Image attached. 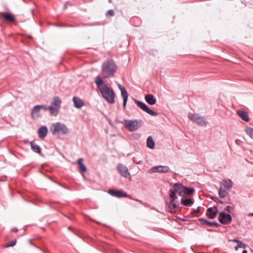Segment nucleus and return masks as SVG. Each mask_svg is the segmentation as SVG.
<instances>
[{
  "instance_id": "obj_1",
  "label": "nucleus",
  "mask_w": 253,
  "mask_h": 253,
  "mask_svg": "<svg viewBox=\"0 0 253 253\" xmlns=\"http://www.w3.org/2000/svg\"><path fill=\"white\" fill-rule=\"evenodd\" d=\"M117 70V66L112 60L104 62L101 68V75L104 78H109L114 76Z\"/></svg>"
},
{
  "instance_id": "obj_2",
  "label": "nucleus",
  "mask_w": 253,
  "mask_h": 253,
  "mask_svg": "<svg viewBox=\"0 0 253 253\" xmlns=\"http://www.w3.org/2000/svg\"><path fill=\"white\" fill-rule=\"evenodd\" d=\"M99 91L102 97L108 103H114L116 95L111 87H109L106 84H103Z\"/></svg>"
},
{
  "instance_id": "obj_3",
  "label": "nucleus",
  "mask_w": 253,
  "mask_h": 253,
  "mask_svg": "<svg viewBox=\"0 0 253 253\" xmlns=\"http://www.w3.org/2000/svg\"><path fill=\"white\" fill-rule=\"evenodd\" d=\"M50 131L53 135H66L69 133V129L63 124L56 123L50 127Z\"/></svg>"
},
{
  "instance_id": "obj_4",
  "label": "nucleus",
  "mask_w": 253,
  "mask_h": 253,
  "mask_svg": "<svg viewBox=\"0 0 253 253\" xmlns=\"http://www.w3.org/2000/svg\"><path fill=\"white\" fill-rule=\"evenodd\" d=\"M232 187V182L230 179H224L220 183L218 195L220 198H225Z\"/></svg>"
},
{
  "instance_id": "obj_5",
  "label": "nucleus",
  "mask_w": 253,
  "mask_h": 253,
  "mask_svg": "<svg viewBox=\"0 0 253 253\" xmlns=\"http://www.w3.org/2000/svg\"><path fill=\"white\" fill-rule=\"evenodd\" d=\"M124 127L130 131L136 130L140 128L143 124L141 120H125L122 122Z\"/></svg>"
},
{
  "instance_id": "obj_6",
  "label": "nucleus",
  "mask_w": 253,
  "mask_h": 253,
  "mask_svg": "<svg viewBox=\"0 0 253 253\" xmlns=\"http://www.w3.org/2000/svg\"><path fill=\"white\" fill-rule=\"evenodd\" d=\"M188 118L199 126H206L208 124V122L199 114L190 113L188 115Z\"/></svg>"
},
{
  "instance_id": "obj_7",
  "label": "nucleus",
  "mask_w": 253,
  "mask_h": 253,
  "mask_svg": "<svg viewBox=\"0 0 253 253\" xmlns=\"http://www.w3.org/2000/svg\"><path fill=\"white\" fill-rule=\"evenodd\" d=\"M61 105V100L58 96H55L53 98L51 102V106L53 110L52 111V116H56L58 113Z\"/></svg>"
},
{
  "instance_id": "obj_8",
  "label": "nucleus",
  "mask_w": 253,
  "mask_h": 253,
  "mask_svg": "<svg viewBox=\"0 0 253 253\" xmlns=\"http://www.w3.org/2000/svg\"><path fill=\"white\" fill-rule=\"evenodd\" d=\"M135 103L143 111L152 116H157L158 113L150 109L145 103L137 100H134Z\"/></svg>"
},
{
  "instance_id": "obj_9",
  "label": "nucleus",
  "mask_w": 253,
  "mask_h": 253,
  "mask_svg": "<svg viewBox=\"0 0 253 253\" xmlns=\"http://www.w3.org/2000/svg\"><path fill=\"white\" fill-rule=\"evenodd\" d=\"M169 171V168L167 166H158L153 167L151 168L149 170V172L151 173H167Z\"/></svg>"
},
{
  "instance_id": "obj_10",
  "label": "nucleus",
  "mask_w": 253,
  "mask_h": 253,
  "mask_svg": "<svg viewBox=\"0 0 253 253\" xmlns=\"http://www.w3.org/2000/svg\"><path fill=\"white\" fill-rule=\"evenodd\" d=\"M218 220L222 224H227L231 221L232 217L229 214H226L224 212H221L219 214Z\"/></svg>"
},
{
  "instance_id": "obj_11",
  "label": "nucleus",
  "mask_w": 253,
  "mask_h": 253,
  "mask_svg": "<svg viewBox=\"0 0 253 253\" xmlns=\"http://www.w3.org/2000/svg\"><path fill=\"white\" fill-rule=\"evenodd\" d=\"M108 193L112 196L117 197V198H122V197H127L128 195L124 193L123 190H114V189H109L108 191Z\"/></svg>"
},
{
  "instance_id": "obj_12",
  "label": "nucleus",
  "mask_w": 253,
  "mask_h": 253,
  "mask_svg": "<svg viewBox=\"0 0 253 253\" xmlns=\"http://www.w3.org/2000/svg\"><path fill=\"white\" fill-rule=\"evenodd\" d=\"M117 85L118 87H119L121 92V96L123 98V107L125 108L128 98V93L126 89L123 86H122L120 84H118Z\"/></svg>"
},
{
  "instance_id": "obj_13",
  "label": "nucleus",
  "mask_w": 253,
  "mask_h": 253,
  "mask_svg": "<svg viewBox=\"0 0 253 253\" xmlns=\"http://www.w3.org/2000/svg\"><path fill=\"white\" fill-rule=\"evenodd\" d=\"M117 170L119 173L125 177H127L130 175L127 167L122 164L118 165Z\"/></svg>"
},
{
  "instance_id": "obj_14",
  "label": "nucleus",
  "mask_w": 253,
  "mask_h": 253,
  "mask_svg": "<svg viewBox=\"0 0 253 253\" xmlns=\"http://www.w3.org/2000/svg\"><path fill=\"white\" fill-rule=\"evenodd\" d=\"M168 210L169 211L172 213L176 211L177 209V205L175 201L170 200L169 202H168Z\"/></svg>"
},
{
  "instance_id": "obj_15",
  "label": "nucleus",
  "mask_w": 253,
  "mask_h": 253,
  "mask_svg": "<svg viewBox=\"0 0 253 253\" xmlns=\"http://www.w3.org/2000/svg\"><path fill=\"white\" fill-rule=\"evenodd\" d=\"M174 190L180 196H183V191L184 186L180 183H175L173 186Z\"/></svg>"
},
{
  "instance_id": "obj_16",
  "label": "nucleus",
  "mask_w": 253,
  "mask_h": 253,
  "mask_svg": "<svg viewBox=\"0 0 253 253\" xmlns=\"http://www.w3.org/2000/svg\"><path fill=\"white\" fill-rule=\"evenodd\" d=\"M73 101L74 102V106L76 108H81L84 105V101L78 97L74 96L73 98Z\"/></svg>"
},
{
  "instance_id": "obj_17",
  "label": "nucleus",
  "mask_w": 253,
  "mask_h": 253,
  "mask_svg": "<svg viewBox=\"0 0 253 253\" xmlns=\"http://www.w3.org/2000/svg\"><path fill=\"white\" fill-rule=\"evenodd\" d=\"M47 128L45 126H42L38 129L39 136L41 139L44 138L47 133Z\"/></svg>"
},
{
  "instance_id": "obj_18",
  "label": "nucleus",
  "mask_w": 253,
  "mask_h": 253,
  "mask_svg": "<svg viewBox=\"0 0 253 253\" xmlns=\"http://www.w3.org/2000/svg\"><path fill=\"white\" fill-rule=\"evenodd\" d=\"M217 212L216 209L213 210L212 208H209L207 211L206 215L209 218L213 219L216 216Z\"/></svg>"
},
{
  "instance_id": "obj_19",
  "label": "nucleus",
  "mask_w": 253,
  "mask_h": 253,
  "mask_svg": "<svg viewBox=\"0 0 253 253\" xmlns=\"http://www.w3.org/2000/svg\"><path fill=\"white\" fill-rule=\"evenodd\" d=\"M1 14L2 18L6 21L13 22L15 20L14 16L10 13L2 12Z\"/></svg>"
},
{
  "instance_id": "obj_20",
  "label": "nucleus",
  "mask_w": 253,
  "mask_h": 253,
  "mask_svg": "<svg viewBox=\"0 0 253 253\" xmlns=\"http://www.w3.org/2000/svg\"><path fill=\"white\" fill-rule=\"evenodd\" d=\"M40 108L39 105L34 106L31 112V116L33 119H36L40 116Z\"/></svg>"
},
{
  "instance_id": "obj_21",
  "label": "nucleus",
  "mask_w": 253,
  "mask_h": 253,
  "mask_svg": "<svg viewBox=\"0 0 253 253\" xmlns=\"http://www.w3.org/2000/svg\"><path fill=\"white\" fill-rule=\"evenodd\" d=\"M146 101L150 105H154L156 102V99L152 94H147L145 96Z\"/></svg>"
},
{
  "instance_id": "obj_22",
  "label": "nucleus",
  "mask_w": 253,
  "mask_h": 253,
  "mask_svg": "<svg viewBox=\"0 0 253 253\" xmlns=\"http://www.w3.org/2000/svg\"><path fill=\"white\" fill-rule=\"evenodd\" d=\"M237 114L244 121L248 122L250 121L249 115L247 112L244 111H238L237 112Z\"/></svg>"
},
{
  "instance_id": "obj_23",
  "label": "nucleus",
  "mask_w": 253,
  "mask_h": 253,
  "mask_svg": "<svg viewBox=\"0 0 253 253\" xmlns=\"http://www.w3.org/2000/svg\"><path fill=\"white\" fill-rule=\"evenodd\" d=\"M84 160L83 158H79L78 160L77 163L79 166V171L80 172H85L86 171L85 166L83 164Z\"/></svg>"
},
{
  "instance_id": "obj_24",
  "label": "nucleus",
  "mask_w": 253,
  "mask_h": 253,
  "mask_svg": "<svg viewBox=\"0 0 253 253\" xmlns=\"http://www.w3.org/2000/svg\"><path fill=\"white\" fill-rule=\"evenodd\" d=\"M94 82L96 84V86L98 88L99 90H100V88L102 87L103 84H104L102 79L98 76L95 78Z\"/></svg>"
},
{
  "instance_id": "obj_25",
  "label": "nucleus",
  "mask_w": 253,
  "mask_h": 253,
  "mask_svg": "<svg viewBox=\"0 0 253 253\" xmlns=\"http://www.w3.org/2000/svg\"><path fill=\"white\" fill-rule=\"evenodd\" d=\"M195 190L192 188L184 187L183 191V196L185 195H192Z\"/></svg>"
},
{
  "instance_id": "obj_26",
  "label": "nucleus",
  "mask_w": 253,
  "mask_h": 253,
  "mask_svg": "<svg viewBox=\"0 0 253 253\" xmlns=\"http://www.w3.org/2000/svg\"><path fill=\"white\" fill-rule=\"evenodd\" d=\"M147 146L150 149H153L155 147V143L151 136L148 137L147 139Z\"/></svg>"
},
{
  "instance_id": "obj_27",
  "label": "nucleus",
  "mask_w": 253,
  "mask_h": 253,
  "mask_svg": "<svg viewBox=\"0 0 253 253\" xmlns=\"http://www.w3.org/2000/svg\"><path fill=\"white\" fill-rule=\"evenodd\" d=\"M31 148L33 151H34L35 152H36L39 154H41V147L39 145L34 143L33 142H31Z\"/></svg>"
},
{
  "instance_id": "obj_28",
  "label": "nucleus",
  "mask_w": 253,
  "mask_h": 253,
  "mask_svg": "<svg viewBox=\"0 0 253 253\" xmlns=\"http://www.w3.org/2000/svg\"><path fill=\"white\" fill-rule=\"evenodd\" d=\"M181 203L184 206H191L193 204V202L190 199H182Z\"/></svg>"
},
{
  "instance_id": "obj_29",
  "label": "nucleus",
  "mask_w": 253,
  "mask_h": 253,
  "mask_svg": "<svg viewBox=\"0 0 253 253\" xmlns=\"http://www.w3.org/2000/svg\"><path fill=\"white\" fill-rule=\"evenodd\" d=\"M40 109H43L44 111H47L48 110L50 112V115L52 116V111L53 110L52 107L47 106L46 105H39Z\"/></svg>"
},
{
  "instance_id": "obj_30",
  "label": "nucleus",
  "mask_w": 253,
  "mask_h": 253,
  "mask_svg": "<svg viewBox=\"0 0 253 253\" xmlns=\"http://www.w3.org/2000/svg\"><path fill=\"white\" fill-rule=\"evenodd\" d=\"M247 134L253 139V128L251 127H248L246 128Z\"/></svg>"
},
{
  "instance_id": "obj_31",
  "label": "nucleus",
  "mask_w": 253,
  "mask_h": 253,
  "mask_svg": "<svg viewBox=\"0 0 253 253\" xmlns=\"http://www.w3.org/2000/svg\"><path fill=\"white\" fill-rule=\"evenodd\" d=\"M170 198L171 199L170 200L175 201V200L177 199L176 192L174 190H170Z\"/></svg>"
},
{
  "instance_id": "obj_32",
  "label": "nucleus",
  "mask_w": 253,
  "mask_h": 253,
  "mask_svg": "<svg viewBox=\"0 0 253 253\" xmlns=\"http://www.w3.org/2000/svg\"><path fill=\"white\" fill-rule=\"evenodd\" d=\"M16 243V240L11 241L7 244L6 247H13L14 245H15Z\"/></svg>"
},
{
  "instance_id": "obj_33",
  "label": "nucleus",
  "mask_w": 253,
  "mask_h": 253,
  "mask_svg": "<svg viewBox=\"0 0 253 253\" xmlns=\"http://www.w3.org/2000/svg\"><path fill=\"white\" fill-rule=\"evenodd\" d=\"M199 221L204 225H208V224L209 223V221L207 220L206 219H203V218H200L199 219Z\"/></svg>"
},
{
  "instance_id": "obj_34",
  "label": "nucleus",
  "mask_w": 253,
  "mask_h": 253,
  "mask_svg": "<svg viewBox=\"0 0 253 253\" xmlns=\"http://www.w3.org/2000/svg\"><path fill=\"white\" fill-rule=\"evenodd\" d=\"M237 248H245L246 245L241 241L238 242V243H237Z\"/></svg>"
},
{
  "instance_id": "obj_35",
  "label": "nucleus",
  "mask_w": 253,
  "mask_h": 253,
  "mask_svg": "<svg viewBox=\"0 0 253 253\" xmlns=\"http://www.w3.org/2000/svg\"><path fill=\"white\" fill-rule=\"evenodd\" d=\"M208 226H215V227H218L219 226V224L215 222H210L208 224Z\"/></svg>"
},
{
  "instance_id": "obj_36",
  "label": "nucleus",
  "mask_w": 253,
  "mask_h": 253,
  "mask_svg": "<svg viewBox=\"0 0 253 253\" xmlns=\"http://www.w3.org/2000/svg\"><path fill=\"white\" fill-rule=\"evenodd\" d=\"M211 199L213 201H214L216 203H222V202L217 197H212L211 198Z\"/></svg>"
},
{
  "instance_id": "obj_37",
  "label": "nucleus",
  "mask_w": 253,
  "mask_h": 253,
  "mask_svg": "<svg viewBox=\"0 0 253 253\" xmlns=\"http://www.w3.org/2000/svg\"><path fill=\"white\" fill-rule=\"evenodd\" d=\"M199 212H200V210H199V209L198 208V209H197L194 210L192 211V214H193V215H195L196 214L199 213Z\"/></svg>"
},
{
  "instance_id": "obj_38",
  "label": "nucleus",
  "mask_w": 253,
  "mask_h": 253,
  "mask_svg": "<svg viewBox=\"0 0 253 253\" xmlns=\"http://www.w3.org/2000/svg\"><path fill=\"white\" fill-rule=\"evenodd\" d=\"M107 13L111 16H113L114 15V12L113 10H109L107 11Z\"/></svg>"
},
{
  "instance_id": "obj_39",
  "label": "nucleus",
  "mask_w": 253,
  "mask_h": 253,
  "mask_svg": "<svg viewBox=\"0 0 253 253\" xmlns=\"http://www.w3.org/2000/svg\"><path fill=\"white\" fill-rule=\"evenodd\" d=\"M11 231L13 232H17L18 231V229L16 227H13L11 229Z\"/></svg>"
},
{
  "instance_id": "obj_40",
  "label": "nucleus",
  "mask_w": 253,
  "mask_h": 253,
  "mask_svg": "<svg viewBox=\"0 0 253 253\" xmlns=\"http://www.w3.org/2000/svg\"><path fill=\"white\" fill-rule=\"evenodd\" d=\"M232 209V207L230 206H227L226 208V210L228 212H230V210Z\"/></svg>"
},
{
  "instance_id": "obj_41",
  "label": "nucleus",
  "mask_w": 253,
  "mask_h": 253,
  "mask_svg": "<svg viewBox=\"0 0 253 253\" xmlns=\"http://www.w3.org/2000/svg\"><path fill=\"white\" fill-rule=\"evenodd\" d=\"M231 241H233V242H234L237 243H237H238V242H239V241H240V240H237V239H233V240H231Z\"/></svg>"
},
{
  "instance_id": "obj_42",
  "label": "nucleus",
  "mask_w": 253,
  "mask_h": 253,
  "mask_svg": "<svg viewBox=\"0 0 253 253\" xmlns=\"http://www.w3.org/2000/svg\"><path fill=\"white\" fill-rule=\"evenodd\" d=\"M242 253H247V251L246 250H244L243 252H242Z\"/></svg>"
},
{
  "instance_id": "obj_43",
  "label": "nucleus",
  "mask_w": 253,
  "mask_h": 253,
  "mask_svg": "<svg viewBox=\"0 0 253 253\" xmlns=\"http://www.w3.org/2000/svg\"><path fill=\"white\" fill-rule=\"evenodd\" d=\"M239 248H237V246L235 247V249L236 251H237Z\"/></svg>"
},
{
  "instance_id": "obj_44",
  "label": "nucleus",
  "mask_w": 253,
  "mask_h": 253,
  "mask_svg": "<svg viewBox=\"0 0 253 253\" xmlns=\"http://www.w3.org/2000/svg\"><path fill=\"white\" fill-rule=\"evenodd\" d=\"M251 215L253 216V212L251 214Z\"/></svg>"
}]
</instances>
